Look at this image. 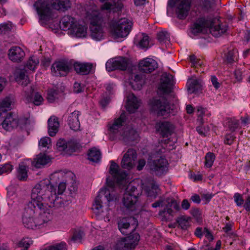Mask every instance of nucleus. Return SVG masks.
Wrapping results in <instances>:
<instances>
[{
    "label": "nucleus",
    "instance_id": "f257e3e1",
    "mask_svg": "<svg viewBox=\"0 0 250 250\" xmlns=\"http://www.w3.org/2000/svg\"><path fill=\"white\" fill-rule=\"evenodd\" d=\"M31 200L27 205L43 212L56 206L58 199L56 189L48 179H43L37 184L32 190Z\"/></svg>",
    "mask_w": 250,
    "mask_h": 250
},
{
    "label": "nucleus",
    "instance_id": "f03ea898",
    "mask_svg": "<svg viewBox=\"0 0 250 250\" xmlns=\"http://www.w3.org/2000/svg\"><path fill=\"white\" fill-rule=\"evenodd\" d=\"M109 172L114 181L109 177H107L106 178L107 187L101 189L99 194L95 198L92 205V209L96 214L102 211V198L103 197L105 198L108 202L117 199L119 196L114 190L115 182L118 184H121L127 176L125 171L121 169L119 166L113 161L111 162Z\"/></svg>",
    "mask_w": 250,
    "mask_h": 250
},
{
    "label": "nucleus",
    "instance_id": "7ed1b4c3",
    "mask_svg": "<svg viewBox=\"0 0 250 250\" xmlns=\"http://www.w3.org/2000/svg\"><path fill=\"white\" fill-rule=\"evenodd\" d=\"M209 28L210 33L218 37L224 34L228 30L226 23H221L219 19L212 16L199 19L193 25L191 32L194 35L202 32L204 29Z\"/></svg>",
    "mask_w": 250,
    "mask_h": 250
},
{
    "label": "nucleus",
    "instance_id": "20e7f679",
    "mask_svg": "<svg viewBox=\"0 0 250 250\" xmlns=\"http://www.w3.org/2000/svg\"><path fill=\"white\" fill-rule=\"evenodd\" d=\"M27 205L22 217V222L24 227L28 229L40 228L48 222L51 218L49 211L43 212L41 209Z\"/></svg>",
    "mask_w": 250,
    "mask_h": 250
},
{
    "label": "nucleus",
    "instance_id": "39448f33",
    "mask_svg": "<svg viewBox=\"0 0 250 250\" xmlns=\"http://www.w3.org/2000/svg\"><path fill=\"white\" fill-rule=\"evenodd\" d=\"M125 121V113L115 119L111 124H109V130L110 133L116 135V137L121 136L124 140L133 141L138 137V134L134 130H130L128 132L123 131V125Z\"/></svg>",
    "mask_w": 250,
    "mask_h": 250
},
{
    "label": "nucleus",
    "instance_id": "423d86ee",
    "mask_svg": "<svg viewBox=\"0 0 250 250\" xmlns=\"http://www.w3.org/2000/svg\"><path fill=\"white\" fill-rule=\"evenodd\" d=\"M132 26V22L126 18L112 21L110 25L111 34L115 39L125 38L129 34Z\"/></svg>",
    "mask_w": 250,
    "mask_h": 250
},
{
    "label": "nucleus",
    "instance_id": "0eeeda50",
    "mask_svg": "<svg viewBox=\"0 0 250 250\" xmlns=\"http://www.w3.org/2000/svg\"><path fill=\"white\" fill-rule=\"evenodd\" d=\"M87 17L90 22L91 37L96 41H100L104 38V32L101 24L102 19L100 13L96 10L91 13L87 12Z\"/></svg>",
    "mask_w": 250,
    "mask_h": 250
},
{
    "label": "nucleus",
    "instance_id": "6e6552de",
    "mask_svg": "<svg viewBox=\"0 0 250 250\" xmlns=\"http://www.w3.org/2000/svg\"><path fill=\"white\" fill-rule=\"evenodd\" d=\"M139 194V193L135 186L132 185L128 186L122 199V203L126 209V213L135 209Z\"/></svg>",
    "mask_w": 250,
    "mask_h": 250
},
{
    "label": "nucleus",
    "instance_id": "1a4fd4ad",
    "mask_svg": "<svg viewBox=\"0 0 250 250\" xmlns=\"http://www.w3.org/2000/svg\"><path fill=\"white\" fill-rule=\"evenodd\" d=\"M140 239L138 233L132 232L126 237L117 241L115 246L116 250H132L137 245Z\"/></svg>",
    "mask_w": 250,
    "mask_h": 250
},
{
    "label": "nucleus",
    "instance_id": "9d476101",
    "mask_svg": "<svg viewBox=\"0 0 250 250\" xmlns=\"http://www.w3.org/2000/svg\"><path fill=\"white\" fill-rule=\"evenodd\" d=\"M151 110L159 116H165L171 113L172 109L165 98H153L149 102Z\"/></svg>",
    "mask_w": 250,
    "mask_h": 250
},
{
    "label": "nucleus",
    "instance_id": "9b49d317",
    "mask_svg": "<svg viewBox=\"0 0 250 250\" xmlns=\"http://www.w3.org/2000/svg\"><path fill=\"white\" fill-rule=\"evenodd\" d=\"M190 0H168L167 6H176L177 17L180 19H185L190 9Z\"/></svg>",
    "mask_w": 250,
    "mask_h": 250
},
{
    "label": "nucleus",
    "instance_id": "f8f14e48",
    "mask_svg": "<svg viewBox=\"0 0 250 250\" xmlns=\"http://www.w3.org/2000/svg\"><path fill=\"white\" fill-rule=\"evenodd\" d=\"M41 20L48 21L51 17L52 10L49 0H38L34 4Z\"/></svg>",
    "mask_w": 250,
    "mask_h": 250
},
{
    "label": "nucleus",
    "instance_id": "ddd939ff",
    "mask_svg": "<svg viewBox=\"0 0 250 250\" xmlns=\"http://www.w3.org/2000/svg\"><path fill=\"white\" fill-rule=\"evenodd\" d=\"M71 69L72 64L70 62L63 61L55 62L52 65L51 73L55 76H65Z\"/></svg>",
    "mask_w": 250,
    "mask_h": 250
},
{
    "label": "nucleus",
    "instance_id": "4468645a",
    "mask_svg": "<svg viewBox=\"0 0 250 250\" xmlns=\"http://www.w3.org/2000/svg\"><path fill=\"white\" fill-rule=\"evenodd\" d=\"M106 68L108 71L115 69L125 70L128 65V60L125 57H118L109 60L105 64Z\"/></svg>",
    "mask_w": 250,
    "mask_h": 250
},
{
    "label": "nucleus",
    "instance_id": "2eb2a0df",
    "mask_svg": "<svg viewBox=\"0 0 250 250\" xmlns=\"http://www.w3.org/2000/svg\"><path fill=\"white\" fill-rule=\"evenodd\" d=\"M118 228L122 234L125 235L130 231L134 230L137 226V221L134 217L122 218L118 221Z\"/></svg>",
    "mask_w": 250,
    "mask_h": 250
},
{
    "label": "nucleus",
    "instance_id": "dca6fc26",
    "mask_svg": "<svg viewBox=\"0 0 250 250\" xmlns=\"http://www.w3.org/2000/svg\"><path fill=\"white\" fill-rule=\"evenodd\" d=\"M136 159V151L132 148L128 149L123 156L121 164L122 167L128 170L131 169L135 166Z\"/></svg>",
    "mask_w": 250,
    "mask_h": 250
},
{
    "label": "nucleus",
    "instance_id": "f3484780",
    "mask_svg": "<svg viewBox=\"0 0 250 250\" xmlns=\"http://www.w3.org/2000/svg\"><path fill=\"white\" fill-rule=\"evenodd\" d=\"M168 165L167 161L165 158L162 156H158L151 164V169L156 174L161 175L167 171Z\"/></svg>",
    "mask_w": 250,
    "mask_h": 250
},
{
    "label": "nucleus",
    "instance_id": "a211bd4d",
    "mask_svg": "<svg viewBox=\"0 0 250 250\" xmlns=\"http://www.w3.org/2000/svg\"><path fill=\"white\" fill-rule=\"evenodd\" d=\"M173 76L167 73H163L160 79V83L158 87L159 91L163 94L171 92L173 85Z\"/></svg>",
    "mask_w": 250,
    "mask_h": 250
},
{
    "label": "nucleus",
    "instance_id": "6ab92c4d",
    "mask_svg": "<svg viewBox=\"0 0 250 250\" xmlns=\"http://www.w3.org/2000/svg\"><path fill=\"white\" fill-rule=\"evenodd\" d=\"M21 122L22 120L20 122L18 116L16 113H10L6 115L1 125L5 130L11 131L16 128Z\"/></svg>",
    "mask_w": 250,
    "mask_h": 250
},
{
    "label": "nucleus",
    "instance_id": "aec40b11",
    "mask_svg": "<svg viewBox=\"0 0 250 250\" xmlns=\"http://www.w3.org/2000/svg\"><path fill=\"white\" fill-rule=\"evenodd\" d=\"M157 132L163 137H167L171 135L174 130V126L170 122L162 121L156 125Z\"/></svg>",
    "mask_w": 250,
    "mask_h": 250
},
{
    "label": "nucleus",
    "instance_id": "412c9836",
    "mask_svg": "<svg viewBox=\"0 0 250 250\" xmlns=\"http://www.w3.org/2000/svg\"><path fill=\"white\" fill-rule=\"evenodd\" d=\"M158 67L157 62L153 59L146 58L140 61L138 64L139 70L144 73H150Z\"/></svg>",
    "mask_w": 250,
    "mask_h": 250
},
{
    "label": "nucleus",
    "instance_id": "4be33fe9",
    "mask_svg": "<svg viewBox=\"0 0 250 250\" xmlns=\"http://www.w3.org/2000/svg\"><path fill=\"white\" fill-rule=\"evenodd\" d=\"M24 97L28 103H33L36 105L42 104L43 102V98L39 93H34L32 87L30 91L24 92Z\"/></svg>",
    "mask_w": 250,
    "mask_h": 250
},
{
    "label": "nucleus",
    "instance_id": "5701e85b",
    "mask_svg": "<svg viewBox=\"0 0 250 250\" xmlns=\"http://www.w3.org/2000/svg\"><path fill=\"white\" fill-rule=\"evenodd\" d=\"M8 56L12 61L19 62L21 61L25 56V53L21 47L14 46L9 50Z\"/></svg>",
    "mask_w": 250,
    "mask_h": 250
},
{
    "label": "nucleus",
    "instance_id": "b1692460",
    "mask_svg": "<svg viewBox=\"0 0 250 250\" xmlns=\"http://www.w3.org/2000/svg\"><path fill=\"white\" fill-rule=\"evenodd\" d=\"M140 104V100L133 94H129L127 97L126 109L129 112L133 113L138 108Z\"/></svg>",
    "mask_w": 250,
    "mask_h": 250
},
{
    "label": "nucleus",
    "instance_id": "393cba45",
    "mask_svg": "<svg viewBox=\"0 0 250 250\" xmlns=\"http://www.w3.org/2000/svg\"><path fill=\"white\" fill-rule=\"evenodd\" d=\"M80 112L75 110L70 114L68 117L67 122L70 128L74 131L78 130L80 127V123L79 120V116Z\"/></svg>",
    "mask_w": 250,
    "mask_h": 250
},
{
    "label": "nucleus",
    "instance_id": "a878e982",
    "mask_svg": "<svg viewBox=\"0 0 250 250\" xmlns=\"http://www.w3.org/2000/svg\"><path fill=\"white\" fill-rule=\"evenodd\" d=\"M77 22L73 17L68 15L64 16L60 21V28L63 30H68L70 31Z\"/></svg>",
    "mask_w": 250,
    "mask_h": 250
},
{
    "label": "nucleus",
    "instance_id": "bb28decb",
    "mask_svg": "<svg viewBox=\"0 0 250 250\" xmlns=\"http://www.w3.org/2000/svg\"><path fill=\"white\" fill-rule=\"evenodd\" d=\"M51 161V158L46 154L40 153L37 155L32 162V165L36 168H42Z\"/></svg>",
    "mask_w": 250,
    "mask_h": 250
},
{
    "label": "nucleus",
    "instance_id": "cd10ccee",
    "mask_svg": "<svg viewBox=\"0 0 250 250\" xmlns=\"http://www.w3.org/2000/svg\"><path fill=\"white\" fill-rule=\"evenodd\" d=\"M70 0H52L51 6L57 10L65 11L71 7Z\"/></svg>",
    "mask_w": 250,
    "mask_h": 250
},
{
    "label": "nucleus",
    "instance_id": "c85d7f7f",
    "mask_svg": "<svg viewBox=\"0 0 250 250\" xmlns=\"http://www.w3.org/2000/svg\"><path fill=\"white\" fill-rule=\"evenodd\" d=\"M167 204L165 208L161 210L159 212V214L161 215L165 214L166 213L170 215H173L174 211H178L180 209V207L174 200H170V201H167Z\"/></svg>",
    "mask_w": 250,
    "mask_h": 250
},
{
    "label": "nucleus",
    "instance_id": "c756f323",
    "mask_svg": "<svg viewBox=\"0 0 250 250\" xmlns=\"http://www.w3.org/2000/svg\"><path fill=\"white\" fill-rule=\"evenodd\" d=\"M187 86L189 94L197 93L202 90L201 82L196 79H189L187 82Z\"/></svg>",
    "mask_w": 250,
    "mask_h": 250
},
{
    "label": "nucleus",
    "instance_id": "7c9ffc66",
    "mask_svg": "<svg viewBox=\"0 0 250 250\" xmlns=\"http://www.w3.org/2000/svg\"><path fill=\"white\" fill-rule=\"evenodd\" d=\"M60 124L58 118L51 116L48 120V134L50 136H54L58 132Z\"/></svg>",
    "mask_w": 250,
    "mask_h": 250
},
{
    "label": "nucleus",
    "instance_id": "2f4dec72",
    "mask_svg": "<svg viewBox=\"0 0 250 250\" xmlns=\"http://www.w3.org/2000/svg\"><path fill=\"white\" fill-rule=\"evenodd\" d=\"M74 67L76 72L81 75L89 74L92 67V64L90 63L75 62Z\"/></svg>",
    "mask_w": 250,
    "mask_h": 250
},
{
    "label": "nucleus",
    "instance_id": "473e14b6",
    "mask_svg": "<svg viewBox=\"0 0 250 250\" xmlns=\"http://www.w3.org/2000/svg\"><path fill=\"white\" fill-rule=\"evenodd\" d=\"M69 32L74 37L83 38L86 36L87 29L84 26L80 25L77 22Z\"/></svg>",
    "mask_w": 250,
    "mask_h": 250
},
{
    "label": "nucleus",
    "instance_id": "72a5a7b5",
    "mask_svg": "<svg viewBox=\"0 0 250 250\" xmlns=\"http://www.w3.org/2000/svg\"><path fill=\"white\" fill-rule=\"evenodd\" d=\"M16 81L19 83L23 86H26L29 83V79L26 75V71L21 70L16 72Z\"/></svg>",
    "mask_w": 250,
    "mask_h": 250
},
{
    "label": "nucleus",
    "instance_id": "f704fd0d",
    "mask_svg": "<svg viewBox=\"0 0 250 250\" xmlns=\"http://www.w3.org/2000/svg\"><path fill=\"white\" fill-rule=\"evenodd\" d=\"M123 5L121 1H118L117 2L115 1L113 3L105 2L102 6V10H110L113 12L120 11L123 8Z\"/></svg>",
    "mask_w": 250,
    "mask_h": 250
},
{
    "label": "nucleus",
    "instance_id": "c9c22d12",
    "mask_svg": "<svg viewBox=\"0 0 250 250\" xmlns=\"http://www.w3.org/2000/svg\"><path fill=\"white\" fill-rule=\"evenodd\" d=\"M190 217L183 215L177 218L176 222L181 229H187L190 226Z\"/></svg>",
    "mask_w": 250,
    "mask_h": 250
},
{
    "label": "nucleus",
    "instance_id": "e433bc0d",
    "mask_svg": "<svg viewBox=\"0 0 250 250\" xmlns=\"http://www.w3.org/2000/svg\"><path fill=\"white\" fill-rule=\"evenodd\" d=\"M101 158V153L99 150L92 148L88 153V159L93 162H98Z\"/></svg>",
    "mask_w": 250,
    "mask_h": 250
},
{
    "label": "nucleus",
    "instance_id": "4c0bfd02",
    "mask_svg": "<svg viewBox=\"0 0 250 250\" xmlns=\"http://www.w3.org/2000/svg\"><path fill=\"white\" fill-rule=\"evenodd\" d=\"M144 83L143 76L141 74H136L134 76L133 81L131 83L134 89H140Z\"/></svg>",
    "mask_w": 250,
    "mask_h": 250
},
{
    "label": "nucleus",
    "instance_id": "58836bf2",
    "mask_svg": "<svg viewBox=\"0 0 250 250\" xmlns=\"http://www.w3.org/2000/svg\"><path fill=\"white\" fill-rule=\"evenodd\" d=\"M200 5L204 11L209 12L213 10L215 7L214 0H202Z\"/></svg>",
    "mask_w": 250,
    "mask_h": 250
},
{
    "label": "nucleus",
    "instance_id": "ea45409f",
    "mask_svg": "<svg viewBox=\"0 0 250 250\" xmlns=\"http://www.w3.org/2000/svg\"><path fill=\"white\" fill-rule=\"evenodd\" d=\"M27 167L23 164L19 165L17 177L21 181H25L27 178Z\"/></svg>",
    "mask_w": 250,
    "mask_h": 250
},
{
    "label": "nucleus",
    "instance_id": "a19ab883",
    "mask_svg": "<svg viewBox=\"0 0 250 250\" xmlns=\"http://www.w3.org/2000/svg\"><path fill=\"white\" fill-rule=\"evenodd\" d=\"M197 115L198 116V120L201 123L203 124L204 123L203 116H209L211 113L208 112L207 108H204L201 106H198L197 107Z\"/></svg>",
    "mask_w": 250,
    "mask_h": 250
},
{
    "label": "nucleus",
    "instance_id": "79ce46f5",
    "mask_svg": "<svg viewBox=\"0 0 250 250\" xmlns=\"http://www.w3.org/2000/svg\"><path fill=\"white\" fill-rule=\"evenodd\" d=\"M68 153H70L73 151H76L79 149L81 146L80 142L77 140L73 139L68 142Z\"/></svg>",
    "mask_w": 250,
    "mask_h": 250
},
{
    "label": "nucleus",
    "instance_id": "37998d69",
    "mask_svg": "<svg viewBox=\"0 0 250 250\" xmlns=\"http://www.w3.org/2000/svg\"><path fill=\"white\" fill-rule=\"evenodd\" d=\"M12 103V100L9 97H6L0 102V116L1 114V111L5 112L10 109Z\"/></svg>",
    "mask_w": 250,
    "mask_h": 250
},
{
    "label": "nucleus",
    "instance_id": "c03bdc74",
    "mask_svg": "<svg viewBox=\"0 0 250 250\" xmlns=\"http://www.w3.org/2000/svg\"><path fill=\"white\" fill-rule=\"evenodd\" d=\"M39 63V60L36 57H31L26 64V67L31 70H34Z\"/></svg>",
    "mask_w": 250,
    "mask_h": 250
},
{
    "label": "nucleus",
    "instance_id": "a18cd8bd",
    "mask_svg": "<svg viewBox=\"0 0 250 250\" xmlns=\"http://www.w3.org/2000/svg\"><path fill=\"white\" fill-rule=\"evenodd\" d=\"M157 39L161 43H166L169 41L170 37L167 31H162L157 34Z\"/></svg>",
    "mask_w": 250,
    "mask_h": 250
},
{
    "label": "nucleus",
    "instance_id": "49530a36",
    "mask_svg": "<svg viewBox=\"0 0 250 250\" xmlns=\"http://www.w3.org/2000/svg\"><path fill=\"white\" fill-rule=\"evenodd\" d=\"M58 91L50 89L48 90L47 99L50 103H52L55 101L56 99H58L59 98Z\"/></svg>",
    "mask_w": 250,
    "mask_h": 250
},
{
    "label": "nucleus",
    "instance_id": "de8ad7c7",
    "mask_svg": "<svg viewBox=\"0 0 250 250\" xmlns=\"http://www.w3.org/2000/svg\"><path fill=\"white\" fill-rule=\"evenodd\" d=\"M13 27V25L11 22H7L0 24V33L6 34L11 31Z\"/></svg>",
    "mask_w": 250,
    "mask_h": 250
},
{
    "label": "nucleus",
    "instance_id": "09e8293b",
    "mask_svg": "<svg viewBox=\"0 0 250 250\" xmlns=\"http://www.w3.org/2000/svg\"><path fill=\"white\" fill-rule=\"evenodd\" d=\"M68 142L62 139H59L57 143V147L59 151L68 152Z\"/></svg>",
    "mask_w": 250,
    "mask_h": 250
},
{
    "label": "nucleus",
    "instance_id": "8fccbe9b",
    "mask_svg": "<svg viewBox=\"0 0 250 250\" xmlns=\"http://www.w3.org/2000/svg\"><path fill=\"white\" fill-rule=\"evenodd\" d=\"M215 155L213 153L208 152L205 156V166L207 167H210L214 161Z\"/></svg>",
    "mask_w": 250,
    "mask_h": 250
},
{
    "label": "nucleus",
    "instance_id": "3c124183",
    "mask_svg": "<svg viewBox=\"0 0 250 250\" xmlns=\"http://www.w3.org/2000/svg\"><path fill=\"white\" fill-rule=\"evenodd\" d=\"M66 244L64 242H61L56 244L50 246L44 250H66Z\"/></svg>",
    "mask_w": 250,
    "mask_h": 250
},
{
    "label": "nucleus",
    "instance_id": "603ef678",
    "mask_svg": "<svg viewBox=\"0 0 250 250\" xmlns=\"http://www.w3.org/2000/svg\"><path fill=\"white\" fill-rule=\"evenodd\" d=\"M190 213L195 219L197 222L201 224L202 222V217L200 210L197 208H192L190 210Z\"/></svg>",
    "mask_w": 250,
    "mask_h": 250
},
{
    "label": "nucleus",
    "instance_id": "864d4df0",
    "mask_svg": "<svg viewBox=\"0 0 250 250\" xmlns=\"http://www.w3.org/2000/svg\"><path fill=\"white\" fill-rule=\"evenodd\" d=\"M237 53V50L234 49L229 51L226 56L227 62L229 63H233L237 59L236 54Z\"/></svg>",
    "mask_w": 250,
    "mask_h": 250
},
{
    "label": "nucleus",
    "instance_id": "5fc2aeb1",
    "mask_svg": "<svg viewBox=\"0 0 250 250\" xmlns=\"http://www.w3.org/2000/svg\"><path fill=\"white\" fill-rule=\"evenodd\" d=\"M239 125V121L235 118L229 119L228 126L231 131H234L238 128Z\"/></svg>",
    "mask_w": 250,
    "mask_h": 250
},
{
    "label": "nucleus",
    "instance_id": "6e6d98bb",
    "mask_svg": "<svg viewBox=\"0 0 250 250\" xmlns=\"http://www.w3.org/2000/svg\"><path fill=\"white\" fill-rule=\"evenodd\" d=\"M51 143V139L48 137H44L42 138L39 143V146L40 148H48Z\"/></svg>",
    "mask_w": 250,
    "mask_h": 250
},
{
    "label": "nucleus",
    "instance_id": "4d7b16f0",
    "mask_svg": "<svg viewBox=\"0 0 250 250\" xmlns=\"http://www.w3.org/2000/svg\"><path fill=\"white\" fill-rule=\"evenodd\" d=\"M32 243V241L28 238L22 239L19 243V247L23 248V250H27L28 247Z\"/></svg>",
    "mask_w": 250,
    "mask_h": 250
},
{
    "label": "nucleus",
    "instance_id": "13d9d810",
    "mask_svg": "<svg viewBox=\"0 0 250 250\" xmlns=\"http://www.w3.org/2000/svg\"><path fill=\"white\" fill-rule=\"evenodd\" d=\"M149 44V37L146 35H143L142 39L139 42V46L142 48H147Z\"/></svg>",
    "mask_w": 250,
    "mask_h": 250
},
{
    "label": "nucleus",
    "instance_id": "bf43d9fd",
    "mask_svg": "<svg viewBox=\"0 0 250 250\" xmlns=\"http://www.w3.org/2000/svg\"><path fill=\"white\" fill-rule=\"evenodd\" d=\"M13 169L12 165L6 164L0 167V175L4 173H8Z\"/></svg>",
    "mask_w": 250,
    "mask_h": 250
},
{
    "label": "nucleus",
    "instance_id": "052dcab7",
    "mask_svg": "<svg viewBox=\"0 0 250 250\" xmlns=\"http://www.w3.org/2000/svg\"><path fill=\"white\" fill-rule=\"evenodd\" d=\"M83 232L80 230L76 231L73 235L72 240L75 242L80 241L83 236Z\"/></svg>",
    "mask_w": 250,
    "mask_h": 250
},
{
    "label": "nucleus",
    "instance_id": "680f3d73",
    "mask_svg": "<svg viewBox=\"0 0 250 250\" xmlns=\"http://www.w3.org/2000/svg\"><path fill=\"white\" fill-rule=\"evenodd\" d=\"M158 191V187L157 185H153L151 189L148 191V196L156 198Z\"/></svg>",
    "mask_w": 250,
    "mask_h": 250
},
{
    "label": "nucleus",
    "instance_id": "e2e57ef3",
    "mask_svg": "<svg viewBox=\"0 0 250 250\" xmlns=\"http://www.w3.org/2000/svg\"><path fill=\"white\" fill-rule=\"evenodd\" d=\"M235 202L238 206H241L244 204V200L242 196L239 193H235L234 195Z\"/></svg>",
    "mask_w": 250,
    "mask_h": 250
},
{
    "label": "nucleus",
    "instance_id": "0e129e2a",
    "mask_svg": "<svg viewBox=\"0 0 250 250\" xmlns=\"http://www.w3.org/2000/svg\"><path fill=\"white\" fill-rule=\"evenodd\" d=\"M235 137L232 133L227 134L225 136L224 142L228 145H231L233 143Z\"/></svg>",
    "mask_w": 250,
    "mask_h": 250
},
{
    "label": "nucleus",
    "instance_id": "69168bd1",
    "mask_svg": "<svg viewBox=\"0 0 250 250\" xmlns=\"http://www.w3.org/2000/svg\"><path fill=\"white\" fill-rule=\"evenodd\" d=\"M197 131L201 135L205 136L206 134L209 130V127H204L203 126H198L196 128Z\"/></svg>",
    "mask_w": 250,
    "mask_h": 250
},
{
    "label": "nucleus",
    "instance_id": "338daca9",
    "mask_svg": "<svg viewBox=\"0 0 250 250\" xmlns=\"http://www.w3.org/2000/svg\"><path fill=\"white\" fill-rule=\"evenodd\" d=\"M204 234L209 241H211L213 240V237L211 232L207 228H204Z\"/></svg>",
    "mask_w": 250,
    "mask_h": 250
},
{
    "label": "nucleus",
    "instance_id": "774afa93",
    "mask_svg": "<svg viewBox=\"0 0 250 250\" xmlns=\"http://www.w3.org/2000/svg\"><path fill=\"white\" fill-rule=\"evenodd\" d=\"M83 87L79 83L75 82L74 84V91L75 93H79L83 91Z\"/></svg>",
    "mask_w": 250,
    "mask_h": 250
}]
</instances>
